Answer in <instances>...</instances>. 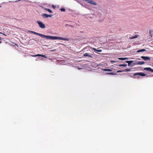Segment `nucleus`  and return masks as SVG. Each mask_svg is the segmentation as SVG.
I'll return each instance as SVG.
<instances>
[{"instance_id": "obj_7", "label": "nucleus", "mask_w": 153, "mask_h": 153, "mask_svg": "<svg viewBox=\"0 0 153 153\" xmlns=\"http://www.w3.org/2000/svg\"><path fill=\"white\" fill-rule=\"evenodd\" d=\"M144 70L147 71L153 72V69L150 68H144Z\"/></svg>"}, {"instance_id": "obj_27", "label": "nucleus", "mask_w": 153, "mask_h": 153, "mask_svg": "<svg viewBox=\"0 0 153 153\" xmlns=\"http://www.w3.org/2000/svg\"><path fill=\"white\" fill-rule=\"evenodd\" d=\"M65 26L66 27H67V26H70V25H68V24H66L65 25Z\"/></svg>"}, {"instance_id": "obj_30", "label": "nucleus", "mask_w": 153, "mask_h": 153, "mask_svg": "<svg viewBox=\"0 0 153 153\" xmlns=\"http://www.w3.org/2000/svg\"><path fill=\"white\" fill-rule=\"evenodd\" d=\"M93 49L94 50L96 51H97V50L95 48H93Z\"/></svg>"}, {"instance_id": "obj_2", "label": "nucleus", "mask_w": 153, "mask_h": 153, "mask_svg": "<svg viewBox=\"0 0 153 153\" xmlns=\"http://www.w3.org/2000/svg\"><path fill=\"white\" fill-rule=\"evenodd\" d=\"M87 48H83V50L84 51V52L86 51H88V52L84 53L83 54V56H88L91 58H93L94 55L92 54H90V53L89 52L90 51H91L90 50H87Z\"/></svg>"}, {"instance_id": "obj_36", "label": "nucleus", "mask_w": 153, "mask_h": 153, "mask_svg": "<svg viewBox=\"0 0 153 153\" xmlns=\"http://www.w3.org/2000/svg\"><path fill=\"white\" fill-rule=\"evenodd\" d=\"M0 7H1V6H0Z\"/></svg>"}, {"instance_id": "obj_29", "label": "nucleus", "mask_w": 153, "mask_h": 153, "mask_svg": "<svg viewBox=\"0 0 153 153\" xmlns=\"http://www.w3.org/2000/svg\"><path fill=\"white\" fill-rule=\"evenodd\" d=\"M1 38L0 37V44H1Z\"/></svg>"}, {"instance_id": "obj_24", "label": "nucleus", "mask_w": 153, "mask_h": 153, "mask_svg": "<svg viewBox=\"0 0 153 153\" xmlns=\"http://www.w3.org/2000/svg\"><path fill=\"white\" fill-rule=\"evenodd\" d=\"M128 69H126L124 70H123V71L124 72H127V71Z\"/></svg>"}, {"instance_id": "obj_10", "label": "nucleus", "mask_w": 153, "mask_h": 153, "mask_svg": "<svg viewBox=\"0 0 153 153\" xmlns=\"http://www.w3.org/2000/svg\"><path fill=\"white\" fill-rule=\"evenodd\" d=\"M133 62V61H128L126 62L128 64V66H129Z\"/></svg>"}, {"instance_id": "obj_26", "label": "nucleus", "mask_w": 153, "mask_h": 153, "mask_svg": "<svg viewBox=\"0 0 153 153\" xmlns=\"http://www.w3.org/2000/svg\"><path fill=\"white\" fill-rule=\"evenodd\" d=\"M30 33H33L34 34L35 32L31 31H30Z\"/></svg>"}, {"instance_id": "obj_14", "label": "nucleus", "mask_w": 153, "mask_h": 153, "mask_svg": "<svg viewBox=\"0 0 153 153\" xmlns=\"http://www.w3.org/2000/svg\"><path fill=\"white\" fill-rule=\"evenodd\" d=\"M128 59L127 58H118V59L120 60H124L126 59Z\"/></svg>"}, {"instance_id": "obj_15", "label": "nucleus", "mask_w": 153, "mask_h": 153, "mask_svg": "<svg viewBox=\"0 0 153 153\" xmlns=\"http://www.w3.org/2000/svg\"><path fill=\"white\" fill-rule=\"evenodd\" d=\"M127 65L126 64H120L119 65V66H123V67H126Z\"/></svg>"}, {"instance_id": "obj_23", "label": "nucleus", "mask_w": 153, "mask_h": 153, "mask_svg": "<svg viewBox=\"0 0 153 153\" xmlns=\"http://www.w3.org/2000/svg\"><path fill=\"white\" fill-rule=\"evenodd\" d=\"M103 70L105 71H108V69H103Z\"/></svg>"}, {"instance_id": "obj_25", "label": "nucleus", "mask_w": 153, "mask_h": 153, "mask_svg": "<svg viewBox=\"0 0 153 153\" xmlns=\"http://www.w3.org/2000/svg\"><path fill=\"white\" fill-rule=\"evenodd\" d=\"M135 76V78H139V77H140L139 76H137V75Z\"/></svg>"}, {"instance_id": "obj_35", "label": "nucleus", "mask_w": 153, "mask_h": 153, "mask_svg": "<svg viewBox=\"0 0 153 153\" xmlns=\"http://www.w3.org/2000/svg\"><path fill=\"white\" fill-rule=\"evenodd\" d=\"M114 62V61H111V62Z\"/></svg>"}, {"instance_id": "obj_5", "label": "nucleus", "mask_w": 153, "mask_h": 153, "mask_svg": "<svg viewBox=\"0 0 153 153\" xmlns=\"http://www.w3.org/2000/svg\"><path fill=\"white\" fill-rule=\"evenodd\" d=\"M42 16L44 18H48V17H51L52 16V15H48L46 13L42 14Z\"/></svg>"}, {"instance_id": "obj_3", "label": "nucleus", "mask_w": 153, "mask_h": 153, "mask_svg": "<svg viewBox=\"0 0 153 153\" xmlns=\"http://www.w3.org/2000/svg\"><path fill=\"white\" fill-rule=\"evenodd\" d=\"M37 22L39 25L40 28H45V25L43 24L41 22L38 21Z\"/></svg>"}, {"instance_id": "obj_12", "label": "nucleus", "mask_w": 153, "mask_h": 153, "mask_svg": "<svg viewBox=\"0 0 153 153\" xmlns=\"http://www.w3.org/2000/svg\"><path fill=\"white\" fill-rule=\"evenodd\" d=\"M138 35H135L134 36H132V37H130V39H134L138 37Z\"/></svg>"}, {"instance_id": "obj_13", "label": "nucleus", "mask_w": 153, "mask_h": 153, "mask_svg": "<svg viewBox=\"0 0 153 153\" xmlns=\"http://www.w3.org/2000/svg\"><path fill=\"white\" fill-rule=\"evenodd\" d=\"M44 9L45 10L48 11L50 13H52V11L49 9H48L47 8H44Z\"/></svg>"}, {"instance_id": "obj_1", "label": "nucleus", "mask_w": 153, "mask_h": 153, "mask_svg": "<svg viewBox=\"0 0 153 153\" xmlns=\"http://www.w3.org/2000/svg\"><path fill=\"white\" fill-rule=\"evenodd\" d=\"M34 34L38 35L44 38L47 39H48L52 40L59 39L65 41H68V39L67 38L58 36H46L35 32H34Z\"/></svg>"}, {"instance_id": "obj_32", "label": "nucleus", "mask_w": 153, "mask_h": 153, "mask_svg": "<svg viewBox=\"0 0 153 153\" xmlns=\"http://www.w3.org/2000/svg\"><path fill=\"white\" fill-rule=\"evenodd\" d=\"M0 33L2 34V33H1V32H0ZM3 35H4L6 36V35L5 34H4V33H3Z\"/></svg>"}, {"instance_id": "obj_16", "label": "nucleus", "mask_w": 153, "mask_h": 153, "mask_svg": "<svg viewBox=\"0 0 153 153\" xmlns=\"http://www.w3.org/2000/svg\"><path fill=\"white\" fill-rule=\"evenodd\" d=\"M106 74H110V75H114L116 74H115L113 73H106Z\"/></svg>"}, {"instance_id": "obj_8", "label": "nucleus", "mask_w": 153, "mask_h": 153, "mask_svg": "<svg viewBox=\"0 0 153 153\" xmlns=\"http://www.w3.org/2000/svg\"><path fill=\"white\" fill-rule=\"evenodd\" d=\"M144 63L145 62L143 61H138L136 62L135 64L142 65L144 64Z\"/></svg>"}, {"instance_id": "obj_28", "label": "nucleus", "mask_w": 153, "mask_h": 153, "mask_svg": "<svg viewBox=\"0 0 153 153\" xmlns=\"http://www.w3.org/2000/svg\"><path fill=\"white\" fill-rule=\"evenodd\" d=\"M70 27H74V26L72 25H70Z\"/></svg>"}, {"instance_id": "obj_31", "label": "nucleus", "mask_w": 153, "mask_h": 153, "mask_svg": "<svg viewBox=\"0 0 153 153\" xmlns=\"http://www.w3.org/2000/svg\"><path fill=\"white\" fill-rule=\"evenodd\" d=\"M131 71V69H128L127 71Z\"/></svg>"}, {"instance_id": "obj_34", "label": "nucleus", "mask_w": 153, "mask_h": 153, "mask_svg": "<svg viewBox=\"0 0 153 153\" xmlns=\"http://www.w3.org/2000/svg\"><path fill=\"white\" fill-rule=\"evenodd\" d=\"M19 1V0H18V1H15V2L17 1Z\"/></svg>"}, {"instance_id": "obj_33", "label": "nucleus", "mask_w": 153, "mask_h": 153, "mask_svg": "<svg viewBox=\"0 0 153 153\" xmlns=\"http://www.w3.org/2000/svg\"><path fill=\"white\" fill-rule=\"evenodd\" d=\"M55 49L54 50L51 51H55Z\"/></svg>"}, {"instance_id": "obj_22", "label": "nucleus", "mask_w": 153, "mask_h": 153, "mask_svg": "<svg viewBox=\"0 0 153 153\" xmlns=\"http://www.w3.org/2000/svg\"><path fill=\"white\" fill-rule=\"evenodd\" d=\"M123 71H117V73H119V72H123Z\"/></svg>"}, {"instance_id": "obj_9", "label": "nucleus", "mask_w": 153, "mask_h": 153, "mask_svg": "<svg viewBox=\"0 0 153 153\" xmlns=\"http://www.w3.org/2000/svg\"><path fill=\"white\" fill-rule=\"evenodd\" d=\"M37 56H40L44 58H47V57L45 55H42L40 54H38L34 56L36 57Z\"/></svg>"}, {"instance_id": "obj_6", "label": "nucleus", "mask_w": 153, "mask_h": 153, "mask_svg": "<svg viewBox=\"0 0 153 153\" xmlns=\"http://www.w3.org/2000/svg\"><path fill=\"white\" fill-rule=\"evenodd\" d=\"M141 58L144 60H150V58L148 56H141Z\"/></svg>"}, {"instance_id": "obj_18", "label": "nucleus", "mask_w": 153, "mask_h": 153, "mask_svg": "<svg viewBox=\"0 0 153 153\" xmlns=\"http://www.w3.org/2000/svg\"><path fill=\"white\" fill-rule=\"evenodd\" d=\"M152 32L151 31H149V35H150V36H151V37H152Z\"/></svg>"}, {"instance_id": "obj_4", "label": "nucleus", "mask_w": 153, "mask_h": 153, "mask_svg": "<svg viewBox=\"0 0 153 153\" xmlns=\"http://www.w3.org/2000/svg\"><path fill=\"white\" fill-rule=\"evenodd\" d=\"M134 76H135L136 75H139V76H146V74L140 72V73H136L134 74Z\"/></svg>"}, {"instance_id": "obj_20", "label": "nucleus", "mask_w": 153, "mask_h": 153, "mask_svg": "<svg viewBox=\"0 0 153 153\" xmlns=\"http://www.w3.org/2000/svg\"><path fill=\"white\" fill-rule=\"evenodd\" d=\"M52 6L54 9H55L56 8V6L54 5H52Z\"/></svg>"}, {"instance_id": "obj_11", "label": "nucleus", "mask_w": 153, "mask_h": 153, "mask_svg": "<svg viewBox=\"0 0 153 153\" xmlns=\"http://www.w3.org/2000/svg\"><path fill=\"white\" fill-rule=\"evenodd\" d=\"M146 51V50L145 49H142L141 50H138L137 51V52L140 53L142 52Z\"/></svg>"}, {"instance_id": "obj_21", "label": "nucleus", "mask_w": 153, "mask_h": 153, "mask_svg": "<svg viewBox=\"0 0 153 153\" xmlns=\"http://www.w3.org/2000/svg\"><path fill=\"white\" fill-rule=\"evenodd\" d=\"M112 71V70L110 69H108V71Z\"/></svg>"}, {"instance_id": "obj_17", "label": "nucleus", "mask_w": 153, "mask_h": 153, "mask_svg": "<svg viewBox=\"0 0 153 153\" xmlns=\"http://www.w3.org/2000/svg\"><path fill=\"white\" fill-rule=\"evenodd\" d=\"M60 10L61 11L64 12L65 11V9L64 8H61L60 9Z\"/></svg>"}, {"instance_id": "obj_19", "label": "nucleus", "mask_w": 153, "mask_h": 153, "mask_svg": "<svg viewBox=\"0 0 153 153\" xmlns=\"http://www.w3.org/2000/svg\"><path fill=\"white\" fill-rule=\"evenodd\" d=\"M97 51L98 52H101L102 51V50H97Z\"/></svg>"}]
</instances>
